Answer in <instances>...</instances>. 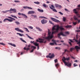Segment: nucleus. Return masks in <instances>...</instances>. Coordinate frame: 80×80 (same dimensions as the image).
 I'll list each match as a JSON object with an SVG mask.
<instances>
[{"label": "nucleus", "instance_id": "obj_1", "mask_svg": "<svg viewBox=\"0 0 80 80\" xmlns=\"http://www.w3.org/2000/svg\"><path fill=\"white\" fill-rule=\"evenodd\" d=\"M55 26H54L52 28V33L51 35V32L50 31V29H48V37H46L45 38L46 39H47L48 40H50V39H52V38H53V35L54 33H55L56 32H58V30H59V28L61 30H65V29L62 28L63 26H60V27L58 26L56 28H55Z\"/></svg>", "mask_w": 80, "mask_h": 80}, {"label": "nucleus", "instance_id": "obj_2", "mask_svg": "<svg viewBox=\"0 0 80 80\" xmlns=\"http://www.w3.org/2000/svg\"><path fill=\"white\" fill-rule=\"evenodd\" d=\"M8 18H10V19H9L8 18H6L3 20L4 22H6L7 20L9 22H12L13 21V20H15V19L12 18V17H8Z\"/></svg>", "mask_w": 80, "mask_h": 80}, {"label": "nucleus", "instance_id": "obj_3", "mask_svg": "<svg viewBox=\"0 0 80 80\" xmlns=\"http://www.w3.org/2000/svg\"><path fill=\"white\" fill-rule=\"evenodd\" d=\"M62 60L64 63L65 65L67 66V67H70L72 66V64L71 63H70V62H66V61L63 60V59H62Z\"/></svg>", "mask_w": 80, "mask_h": 80}, {"label": "nucleus", "instance_id": "obj_4", "mask_svg": "<svg viewBox=\"0 0 80 80\" xmlns=\"http://www.w3.org/2000/svg\"><path fill=\"white\" fill-rule=\"evenodd\" d=\"M60 35H62L63 37H66V35L63 34V32H61L60 33H59L58 34V38H60V39H62V38L60 37Z\"/></svg>", "mask_w": 80, "mask_h": 80}, {"label": "nucleus", "instance_id": "obj_5", "mask_svg": "<svg viewBox=\"0 0 80 80\" xmlns=\"http://www.w3.org/2000/svg\"><path fill=\"white\" fill-rule=\"evenodd\" d=\"M39 40L38 39L36 40V42H39V43H46V41H44V39L42 38H38Z\"/></svg>", "mask_w": 80, "mask_h": 80}, {"label": "nucleus", "instance_id": "obj_6", "mask_svg": "<svg viewBox=\"0 0 80 80\" xmlns=\"http://www.w3.org/2000/svg\"><path fill=\"white\" fill-rule=\"evenodd\" d=\"M11 11H12V12H13L14 13H17L16 9H15V8L12 9V8L10 9V10L6 11L5 12H11Z\"/></svg>", "mask_w": 80, "mask_h": 80}, {"label": "nucleus", "instance_id": "obj_7", "mask_svg": "<svg viewBox=\"0 0 80 80\" xmlns=\"http://www.w3.org/2000/svg\"><path fill=\"white\" fill-rule=\"evenodd\" d=\"M51 19L53 22H57V23H59V22H60V21H59V20L56 19L55 18H51Z\"/></svg>", "mask_w": 80, "mask_h": 80}, {"label": "nucleus", "instance_id": "obj_8", "mask_svg": "<svg viewBox=\"0 0 80 80\" xmlns=\"http://www.w3.org/2000/svg\"><path fill=\"white\" fill-rule=\"evenodd\" d=\"M41 22L42 24H45V23H47V20L43 19L41 20Z\"/></svg>", "mask_w": 80, "mask_h": 80}, {"label": "nucleus", "instance_id": "obj_9", "mask_svg": "<svg viewBox=\"0 0 80 80\" xmlns=\"http://www.w3.org/2000/svg\"><path fill=\"white\" fill-rule=\"evenodd\" d=\"M55 6L56 8H62V6L57 4H55Z\"/></svg>", "mask_w": 80, "mask_h": 80}, {"label": "nucleus", "instance_id": "obj_10", "mask_svg": "<svg viewBox=\"0 0 80 80\" xmlns=\"http://www.w3.org/2000/svg\"><path fill=\"white\" fill-rule=\"evenodd\" d=\"M33 13H35V12L33 11H29L28 13V15H29V14H33Z\"/></svg>", "mask_w": 80, "mask_h": 80}, {"label": "nucleus", "instance_id": "obj_11", "mask_svg": "<svg viewBox=\"0 0 80 80\" xmlns=\"http://www.w3.org/2000/svg\"><path fill=\"white\" fill-rule=\"evenodd\" d=\"M23 8H26L28 9H30L31 10H33V9L32 8H30V7H28V6H24L23 7Z\"/></svg>", "mask_w": 80, "mask_h": 80}, {"label": "nucleus", "instance_id": "obj_12", "mask_svg": "<svg viewBox=\"0 0 80 80\" xmlns=\"http://www.w3.org/2000/svg\"><path fill=\"white\" fill-rule=\"evenodd\" d=\"M49 8H50V9L52 10L53 12H57V11L55 9L51 7H49Z\"/></svg>", "mask_w": 80, "mask_h": 80}, {"label": "nucleus", "instance_id": "obj_13", "mask_svg": "<svg viewBox=\"0 0 80 80\" xmlns=\"http://www.w3.org/2000/svg\"><path fill=\"white\" fill-rule=\"evenodd\" d=\"M38 12H43V9H40L38 8Z\"/></svg>", "mask_w": 80, "mask_h": 80}, {"label": "nucleus", "instance_id": "obj_14", "mask_svg": "<svg viewBox=\"0 0 80 80\" xmlns=\"http://www.w3.org/2000/svg\"><path fill=\"white\" fill-rule=\"evenodd\" d=\"M65 28H71L72 27V26L71 25H67L65 26Z\"/></svg>", "mask_w": 80, "mask_h": 80}, {"label": "nucleus", "instance_id": "obj_15", "mask_svg": "<svg viewBox=\"0 0 80 80\" xmlns=\"http://www.w3.org/2000/svg\"><path fill=\"white\" fill-rule=\"evenodd\" d=\"M75 48L76 49L80 50V47H78V46H76L75 47Z\"/></svg>", "mask_w": 80, "mask_h": 80}, {"label": "nucleus", "instance_id": "obj_16", "mask_svg": "<svg viewBox=\"0 0 80 80\" xmlns=\"http://www.w3.org/2000/svg\"><path fill=\"white\" fill-rule=\"evenodd\" d=\"M9 45H10L11 46H12L13 47H16V45H15L13 44H12V43H9Z\"/></svg>", "mask_w": 80, "mask_h": 80}, {"label": "nucleus", "instance_id": "obj_17", "mask_svg": "<svg viewBox=\"0 0 80 80\" xmlns=\"http://www.w3.org/2000/svg\"><path fill=\"white\" fill-rule=\"evenodd\" d=\"M9 45H10L11 46H12L13 47H16V45H15L13 44H12V43H9Z\"/></svg>", "mask_w": 80, "mask_h": 80}, {"label": "nucleus", "instance_id": "obj_18", "mask_svg": "<svg viewBox=\"0 0 80 80\" xmlns=\"http://www.w3.org/2000/svg\"><path fill=\"white\" fill-rule=\"evenodd\" d=\"M55 57V55L54 54H52L51 55L50 57V58H53V57Z\"/></svg>", "mask_w": 80, "mask_h": 80}, {"label": "nucleus", "instance_id": "obj_19", "mask_svg": "<svg viewBox=\"0 0 80 80\" xmlns=\"http://www.w3.org/2000/svg\"><path fill=\"white\" fill-rule=\"evenodd\" d=\"M22 16H24V18H28V17H27V16L26 15H25V14H22Z\"/></svg>", "mask_w": 80, "mask_h": 80}, {"label": "nucleus", "instance_id": "obj_20", "mask_svg": "<svg viewBox=\"0 0 80 80\" xmlns=\"http://www.w3.org/2000/svg\"><path fill=\"white\" fill-rule=\"evenodd\" d=\"M36 28L39 31H40V32L42 31V30L40 29V28H38V27H36Z\"/></svg>", "mask_w": 80, "mask_h": 80}, {"label": "nucleus", "instance_id": "obj_21", "mask_svg": "<svg viewBox=\"0 0 80 80\" xmlns=\"http://www.w3.org/2000/svg\"><path fill=\"white\" fill-rule=\"evenodd\" d=\"M26 35H27V36L28 37V38H30V39H31L32 40H33V38H32L31 37H30V36H29L27 34H26Z\"/></svg>", "mask_w": 80, "mask_h": 80}, {"label": "nucleus", "instance_id": "obj_22", "mask_svg": "<svg viewBox=\"0 0 80 80\" xmlns=\"http://www.w3.org/2000/svg\"><path fill=\"white\" fill-rule=\"evenodd\" d=\"M52 42L54 44L55 43V45H57V43H56V40L52 39Z\"/></svg>", "mask_w": 80, "mask_h": 80}, {"label": "nucleus", "instance_id": "obj_23", "mask_svg": "<svg viewBox=\"0 0 80 80\" xmlns=\"http://www.w3.org/2000/svg\"><path fill=\"white\" fill-rule=\"evenodd\" d=\"M17 34L18 35H19V36H20V37H22V36H24V35H23V34H22L20 33H17Z\"/></svg>", "mask_w": 80, "mask_h": 80}, {"label": "nucleus", "instance_id": "obj_24", "mask_svg": "<svg viewBox=\"0 0 80 80\" xmlns=\"http://www.w3.org/2000/svg\"><path fill=\"white\" fill-rule=\"evenodd\" d=\"M33 44L34 45H35V46H36L37 47H38V46H39V44L38 43H37V42H34L33 43Z\"/></svg>", "mask_w": 80, "mask_h": 80}, {"label": "nucleus", "instance_id": "obj_25", "mask_svg": "<svg viewBox=\"0 0 80 80\" xmlns=\"http://www.w3.org/2000/svg\"><path fill=\"white\" fill-rule=\"evenodd\" d=\"M39 18H46V19H47V18L43 16H40Z\"/></svg>", "mask_w": 80, "mask_h": 80}, {"label": "nucleus", "instance_id": "obj_26", "mask_svg": "<svg viewBox=\"0 0 80 80\" xmlns=\"http://www.w3.org/2000/svg\"><path fill=\"white\" fill-rule=\"evenodd\" d=\"M15 30H16V31H20V29H19V28H15Z\"/></svg>", "mask_w": 80, "mask_h": 80}, {"label": "nucleus", "instance_id": "obj_27", "mask_svg": "<svg viewBox=\"0 0 80 80\" xmlns=\"http://www.w3.org/2000/svg\"><path fill=\"white\" fill-rule=\"evenodd\" d=\"M11 17H13V18H16V19H17V17L16 16H13V15H11Z\"/></svg>", "mask_w": 80, "mask_h": 80}, {"label": "nucleus", "instance_id": "obj_28", "mask_svg": "<svg viewBox=\"0 0 80 80\" xmlns=\"http://www.w3.org/2000/svg\"><path fill=\"white\" fill-rule=\"evenodd\" d=\"M66 52H70V51L68 50L67 49H65L64 51V52L63 53H65Z\"/></svg>", "mask_w": 80, "mask_h": 80}, {"label": "nucleus", "instance_id": "obj_29", "mask_svg": "<svg viewBox=\"0 0 80 80\" xmlns=\"http://www.w3.org/2000/svg\"><path fill=\"white\" fill-rule=\"evenodd\" d=\"M34 3H35L36 4H38V5H39V4H40V2H34Z\"/></svg>", "mask_w": 80, "mask_h": 80}, {"label": "nucleus", "instance_id": "obj_30", "mask_svg": "<svg viewBox=\"0 0 80 80\" xmlns=\"http://www.w3.org/2000/svg\"><path fill=\"white\" fill-rule=\"evenodd\" d=\"M15 23L17 25H20V22L18 21H16L15 22Z\"/></svg>", "mask_w": 80, "mask_h": 80}, {"label": "nucleus", "instance_id": "obj_31", "mask_svg": "<svg viewBox=\"0 0 80 80\" xmlns=\"http://www.w3.org/2000/svg\"><path fill=\"white\" fill-rule=\"evenodd\" d=\"M75 50V48H71L70 49V51L71 52H72V50Z\"/></svg>", "mask_w": 80, "mask_h": 80}, {"label": "nucleus", "instance_id": "obj_32", "mask_svg": "<svg viewBox=\"0 0 80 80\" xmlns=\"http://www.w3.org/2000/svg\"><path fill=\"white\" fill-rule=\"evenodd\" d=\"M49 22L51 24H52V25H53V23L51 21H49Z\"/></svg>", "mask_w": 80, "mask_h": 80}, {"label": "nucleus", "instance_id": "obj_33", "mask_svg": "<svg viewBox=\"0 0 80 80\" xmlns=\"http://www.w3.org/2000/svg\"><path fill=\"white\" fill-rule=\"evenodd\" d=\"M24 29L26 30V32H29V31H28V29L27 28H24Z\"/></svg>", "mask_w": 80, "mask_h": 80}, {"label": "nucleus", "instance_id": "obj_34", "mask_svg": "<svg viewBox=\"0 0 80 80\" xmlns=\"http://www.w3.org/2000/svg\"><path fill=\"white\" fill-rule=\"evenodd\" d=\"M63 22H65V21H66V18H65V17H63Z\"/></svg>", "mask_w": 80, "mask_h": 80}, {"label": "nucleus", "instance_id": "obj_35", "mask_svg": "<svg viewBox=\"0 0 80 80\" xmlns=\"http://www.w3.org/2000/svg\"><path fill=\"white\" fill-rule=\"evenodd\" d=\"M0 45H3V46H5V44L3 43L0 42Z\"/></svg>", "mask_w": 80, "mask_h": 80}, {"label": "nucleus", "instance_id": "obj_36", "mask_svg": "<svg viewBox=\"0 0 80 80\" xmlns=\"http://www.w3.org/2000/svg\"><path fill=\"white\" fill-rule=\"evenodd\" d=\"M14 2H15V3H17V2H20V1H19L15 0L14 1Z\"/></svg>", "mask_w": 80, "mask_h": 80}, {"label": "nucleus", "instance_id": "obj_37", "mask_svg": "<svg viewBox=\"0 0 80 80\" xmlns=\"http://www.w3.org/2000/svg\"><path fill=\"white\" fill-rule=\"evenodd\" d=\"M54 43L52 42H51L50 43V45H54Z\"/></svg>", "mask_w": 80, "mask_h": 80}, {"label": "nucleus", "instance_id": "obj_38", "mask_svg": "<svg viewBox=\"0 0 80 80\" xmlns=\"http://www.w3.org/2000/svg\"><path fill=\"white\" fill-rule=\"evenodd\" d=\"M59 13H60V15H63V13H62V12H58Z\"/></svg>", "mask_w": 80, "mask_h": 80}, {"label": "nucleus", "instance_id": "obj_39", "mask_svg": "<svg viewBox=\"0 0 80 80\" xmlns=\"http://www.w3.org/2000/svg\"><path fill=\"white\" fill-rule=\"evenodd\" d=\"M54 62L55 63H57V62H58V60L56 59L54 60Z\"/></svg>", "mask_w": 80, "mask_h": 80}, {"label": "nucleus", "instance_id": "obj_40", "mask_svg": "<svg viewBox=\"0 0 80 80\" xmlns=\"http://www.w3.org/2000/svg\"><path fill=\"white\" fill-rule=\"evenodd\" d=\"M31 48H33V49H35L36 48V47H35V46H32L31 47Z\"/></svg>", "mask_w": 80, "mask_h": 80}, {"label": "nucleus", "instance_id": "obj_41", "mask_svg": "<svg viewBox=\"0 0 80 80\" xmlns=\"http://www.w3.org/2000/svg\"><path fill=\"white\" fill-rule=\"evenodd\" d=\"M43 7H47V5H46V4H44L43 5H42Z\"/></svg>", "mask_w": 80, "mask_h": 80}, {"label": "nucleus", "instance_id": "obj_42", "mask_svg": "<svg viewBox=\"0 0 80 80\" xmlns=\"http://www.w3.org/2000/svg\"><path fill=\"white\" fill-rule=\"evenodd\" d=\"M74 20H78V19L76 17H74Z\"/></svg>", "mask_w": 80, "mask_h": 80}, {"label": "nucleus", "instance_id": "obj_43", "mask_svg": "<svg viewBox=\"0 0 80 80\" xmlns=\"http://www.w3.org/2000/svg\"><path fill=\"white\" fill-rule=\"evenodd\" d=\"M55 66L56 67H57L59 66V64H58V63H57V64H56Z\"/></svg>", "mask_w": 80, "mask_h": 80}, {"label": "nucleus", "instance_id": "obj_44", "mask_svg": "<svg viewBox=\"0 0 80 80\" xmlns=\"http://www.w3.org/2000/svg\"><path fill=\"white\" fill-rule=\"evenodd\" d=\"M66 60H70V58L68 57V58H66Z\"/></svg>", "mask_w": 80, "mask_h": 80}, {"label": "nucleus", "instance_id": "obj_45", "mask_svg": "<svg viewBox=\"0 0 80 80\" xmlns=\"http://www.w3.org/2000/svg\"><path fill=\"white\" fill-rule=\"evenodd\" d=\"M28 28H30L31 29H33V27L32 26H30V27H28Z\"/></svg>", "mask_w": 80, "mask_h": 80}, {"label": "nucleus", "instance_id": "obj_46", "mask_svg": "<svg viewBox=\"0 0 80 80\" xmlns=\"http://www.w3.org/2000/svg\"><path fill=\"white\" fill-rule=\"evenodd\" d=\"M73 66L75 67H77V66H78V65H77V64H75V63L73 64Z\"/></svg>", "mask_w": 80, "mask_h": 80}, {"label": "nucleus", "instance_id": "obj_47", "mask_svg": "<svg viewBox=\"0 0 80 80\" xmlns=\"http://www.w3.org/2000/svg\"><path fill=\"white\" fill-rule=\"evenodd\" d=\"M19 32H20L21 33H23V31H22V30H21L20 29V30H19Z\"/></svg>", "mask_w": 80, "mask_h": 80}, {"label": "nucleus", "instance_id": "obj_48", "mask_svg": "<svg viewBox=\"0 0 80 80\" xmlns=\"http://www.w3.org/2000/svg\"><path fill=\"white\" fill-rule=\"evenodd\" d=\"M73 24L74 25H77V22H73Z\"/></svg>", "mask_w": 80, "mask_h": 80}, {"label": "nucleus", "instance_id": "obj_49", "mask_svg": "<svg viewBox=\"0 0 80 80\" xmlns=\"http://www.w3.org/2000/svg\"><path fill=\"white\" fill-rule=\"evenodd\" d=\"M22 14H23V13H18V15H22Z\"/></svg>", "mask_w": 80, "mask_h": 80}, {"label": "nucleus", "instance_id": "obj_50", "mask_svg": "<svg viewBox=\"0 0 80 80\" xmlns=\"http://www.w3.org/2000/svg\"><path fill=\"white\" fill-rule=\"evenodd\" d=\"M63 58L64 59L63 60H64V61H65V60H66V58H65V57H63Z\"/></svg>", "mask_w": 80, "mask_h": 80}, {"label": "nucleus", "instance_id": "obj_51", "mask_svg": "<svg viewBox=\"0 0 80 80\" xmlns=\"http://www.w3.org/2000/svg\"><path fill=\"white\" fill-rule=\"evenodd\" d=\"M65 33H66V34H68V35L69 34V32H65Z\"/></svg>", "mask_w": 80, "mask_h": 80}, {"label": "nucleus", "instance_id": "obj_52", "mask_svg": "<svg viewBox=\"0 0 80 80\" xmlns=\"http://www.w3.org/2000/svg\"><path fill=\"white\" fill-rule=\"evenodd\" d=\"M71 58H72V59H75V58L73 57L72 56H71Z\"/></svg>", "mask_w": 80, "mask_h": 80}, {"label": "nucleus", "instance_id": "obj_53", "mask_svg": "<svg viewBox=\"0 0 80 80\" xmlns=\"http://www.w3.org/2000/svg\"><path fill=\"white\" fill-rule=\"evenodd\" d=\"M50 56L49 55H47L46 56V58H50Z\"/></svg>", "mask_w": 80, "mask_h": 80}, {"label": "nucleus", "instance_id": "obj_54", "mask_svg": "<svg viewBox=\"0 0 80 80\" xmlns=\"http://www.w3.org/2000/svg\"><path fill=\"white\" fill-rule=\"evenodd\" d=\"M51 7H52V8H55V7H54V6L53 5H51Z\"/></svg>", "mask_w": 80, "mask_h": 80}, {"label": "nucleus", "instance_id": "obj_55", "mask_svg": "<svg viewBox=\"0 0 80 80\" xmlns=\"http://www.w3.org/2000/svg\"><path fill=\"white\" fill-rule=\"evenodd\" d=\"M33 51H34V49H32V50H31L30 52L32 53V52H33Z\"/></svg>", "mask_w": 80, "mask_h": 80}, {"label": "nucleus", "instance_id": "obj_56", "mask_svg": "<svg viewBox=\"0 0 80 80\" xmlns=\"http://www.w3.org/2000/svg\"><path fill=\"white\" fill-rule=\"evenodd\" d=\"M22 41L23 42H24V43H26V41L23 39Z\"/></svg>", "mask_w": 80, "mask_h": 80}, {"label": "nucleus", "instance_id": "obj_57", "mask_svg": "<svg viewBox=\"0 0 80 80\" xmlns=\"http://www.w3.org/2000/svg\"><path fill=\"white\" fill-rule=\"evenodd\" d=\"M30 50V48H27L26 49L27 51H28V50Z\"/></svg>", "mask_w": 80, "mask_h": 80}, {"label": "nucleus", "instance_id": "obj_58", "mask_svg": "<svg viewBox=\"0 0 80 80\" xmlns=\"http://www.w3.org/2000/svg\"><path fill=\"white\" fill-rule=\"evenodd\" d=\"M77 15H78V17H79V18H80V14H78Z\"/></svg>", "mask_w": 80, "mask_h": 80}, {"label": "nucleus", "instance_id": "obj_59", "mask_svg": "<svg viewBox=\"0 0 80 80\" xmlns=\"http://www.w3.org/2000/svg\"><path fill=\"white\" fill-rule=\"evenodd\" d=\"M63 45H67V44L65 43H63Z\"/></svg>", "mask_w": 80, "mask_h": 80}, {"label": "nucleus", "instance_id": "obj_60", "mask_svg": "<svg viewBox=\"0 0 80 80\" xmlns=\"http://www.w3.org/2000/svg\"><path fill=\"white\" fill-rule=\"evenodd\" d=\"M64 10H65V11H68V9H67L66 8H65Z\"/></svg>", "mask_w": 80, "mask_h": 80}, {"label": "nucleus", "instance_id": "obj_61", "mask_svg": "<svg viewBox=\"0 0 80 80\" xmlns=\"http://www.w3.org/2000/svg\"><path fill=\"white\" fill-rule=\"evenodd\" d=\"M73 11L74 12H76V11H77V9H73Z\"/></svg>", "mask_w": 80, "mask_h": 80}, {"label": "nucleus", "instance_id": "obj_62", "mask_svg": "<svg viewBox=\"0 0 80 80\" xmlns=\"http://www.w3.org/2000/svg\"><path fill=\"white\" fill-rule=\"evenodd\" d=\"M77 44H80V40L79 42H77Z\"/></svg>", "mask_w": 80, "mask_h": 80}, {"label": "nucleus", "instance_id": "obj_63", "mask_svg": "<svg viewBox=\"0 0 80 80\" xmlns=\"http://www.w3.org/2000/svg\"><path fill=\"white\" fill-rule=\"evenodd\" d=\"M69 44H70V45H71V46H72V43H71V42H69Z\"/></svg>", "mask_w": 80, "mask_h": 80}, {"label": "nucleus", "instance_id": "obj_64", "mask_svg": "<svg viewBox=\"0 0 80 80\" xmlns=\"http://www.w3.org/2000/svg\"><path fill=\"white\" fill-rule=\"evenodd\" d=\"M20 40H21V41H22L23 39V38H20Z\"/></svg>", "mask_w": 80, "mask_h": 80}]
</instances>
